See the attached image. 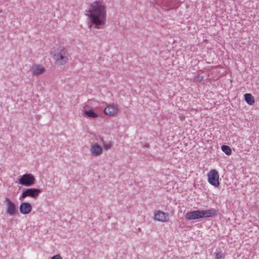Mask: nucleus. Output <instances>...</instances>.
<instances>
[{"label": "nucleus", "mask_w": 259, "mask_h": 259, "mask_svg": "<svg viewBox=\"0 0 259 259\" xmlns=\"http://www.w3.org/2000/svg\"><path fill=\"white\" fill-rule=\"evenodd\" d=\"M40 193L41 191L39 189L36 188H28L23 191L21 198H25L27 197H30L36 199Z\"/></svg>", "instance_id": "8"}, {"label": "nucleus", "mask_w": 259, "mask_h": 259, "mask_svg": "<svg viewBox=\"0 0 259 259\" xmlns=\"http://www.w3.org/2000/svg\"><path fill=\"white\" fill-rule=\"evenodd\" d=\"M35 179L31 174H25L20 177L19 183L22 186H30L35 183Z\"/></svg>", "instance_id": "6"}, {"label": "nucleus", "mask_w": 259, "mask_h": 259, "mask_svg": "<svg viewBox=\"0 0 259 259\" xmlns=\"http://www.w3.org/2000/svg\"><path fill=\"white\" fill-rule=\"evenodd\" d=\"M51 259H63L62 256L60 254H56L54 255Z\"/></svg>", "instance_id": "18"}, {"label": "nucleus", "mask_w": 259, "mask_h": 259, "mask_svg": "<svg viewBox=\"0 0 259 259\" xmlns=\"http://www.w3.org/2000/svg\"><path fill=\"white\" fill-rule=\"evenodd\" d=\"M84 113L88 117L97 118L98 117V114L92 109L86 110L84 111Z\"/></svg>", "instance_id": "14"}, {"label": "nucleus", "mask_w": 259, "mask_h": 259, "mask_svg": "<svg viewBox=\"0 0 259 259\" xmlns=\"http://www.w3.org/2000/svg\"><path fill=\"white\" fill-rule=\"evenodd\" d=\"M222 150L227 155H230L232 153L231 148L227 145H223L221 147Z\"/></svg>", "instance_id": "15"}, {"label": "nucleus", "mask_w": 259, "mask_h": 259, "mask_svg": "<svg viewBox=\"0 0 259 259\" xmlns=\"http://www.w3.org/2000/svg\"><path fill=\"white\" fill-rule=\"evenodd\" d=\"M215 259H221L224 256V255L223 254V253L221 251L215 252Z\"/></svg>", "instance_id": "17"}, {"label": "nucleus", "mask_w": 259, "mask_h": 259, "mask_svg": "<svg viewBox=\"0 0 259 259\" xmlns=\"http://www.w3.org/2000/svg\"><path fill=\"white\" fill-rule=\"evenodd\" d=\"M85 13L90 27L98 29L105 27L107 21V7L103 1L96 0L91 3Z\"/></svg>", "instance_id": "1"}, {"label": "nucleus", "mask_w": 259, "mask_h": 259, "mask_svg": "<svg viewBox=\"0 0 259 259\" xmlns=\"http://www.w3.org/2000/svg\"><path fill=\"white\" fill-rule=\"evenodd\" d=\"M4 202L6 204V213L9 216L15 215L18 212L14 202L8 197L5 199Z\"/></svg>", "instance_id": "5"}, {"label": "nucleus", "mask_w": 259, "mask_h": 259, "mask_svg": "<svg viewBox=\"0 0 259 259\" xmlns=\"http://www.w3.org/2000/svg\"><path fill=\"white\" fill-rule=\"evenodd\" d=\"M69 54L67 49L63 46L59 47L53 56L54 63L58 66H63L68 61Z\"/></svg>", "instance_id": "3"}, {"label": "nucleus", "mask_w": 259, "mask_h": 259, "mask_svg": "<svg viewBox=\"0 0 259 259\" xmlns=\"http://www.w3.org/2000/svg\"><path fill=\"white\" fill-rule=\"evenodd\" d=\"M154 218L156 221L166 223L169 220V215L167 212H164L161 210H157L154 213Z\"/></svg>", "instance_id": "9"}, {"label": "nucleus", "mask_w": 259, "mask_h": 259, "mask_svg": "<svg viewBox=\"0 0 259 259\" xmlns=\"http://www.w3.org/2000/svg\"><path fill=\"white\" fill-rule=\"evenodd\" d=\"M31 73L34 76H38L44 73L46 68L41 65L34 64L30 68Z\"/></svg>", "instance_id": "10"}, {"label": "nucleus", "mask_w": 259, "mask_h": 259, "mask_svg": "<svg viewBox=\"0 0 259 259\" xmlns=\"http://www.w3.org/2000/svg\"><path fill=\"white\" fill-rule=\"evenodd\" d=\"M112 147V144L111 142H109L103 144L102 148L105 150H109Z\"/></svg>", "instance_id": "16"}, {"label": "nucleus", "mask_w": 259, "mask_h": 259, "mask_svg": "<svg viewBox=\"0 0 259 259\" xmlns=\"http://www.w3.org/2000/svg\"><path fill=\"white\" fill-rule=\"evenodd\" d=\"M119 111L118 106L113 104L106 105L103 110L104 113L108 116H114L118 113Z\"/></svg>", "instance_id": "7"}, {"label": "nucleus", "mask_w": 259, "mask_h": 259, "mask_svg": "<svg viewBox=\"0 0 259 259\" xmlns=\"http://www.w3.org/2000/svg\"><path fill=\"white\" fill-rule=\"evenodd\" d=\"M208 183L215 187H218L220 186L219 174L218 171L214 169H211L207 175Z\"/></svg>", "instance_id": "4"}, {"label": "nucleus", "mask_w": 259, "mask_h": 259, "mask_svg": "<svg viewBox=\"0 0 259 259\" xmlns=\"http://www.w3.org/2000/svg\"><path fill=\"white\" fill-rule=\"evenodd\" d=\"M91 152L92 155L94 156H98L102 154V146L97 143H94L91 146Z\"/></svg>", "instance_id": "11"}, {"label": "nucleus", "mask_w": 259, "mask_h": 259, "mask_svg": "<svg viewBox=\"0 0 259 259\" xmlns=\"http://www.w3.org/2000/svg\"><path fill=\"white\" fill-rule=\"evenodd\" d=\"M244 99L249 105H253L255 103L254 97L250 93H246L244 95Z\"/></svg>", "instance_id": "13"}, {"label": "nucleus", "mask_w": 259, "mask_h": 259, "mask_svg": "<svg viewBox=\"0 0 259 259\" xmlns=\"http://www.w3.org/2000/svg\"><path fill=\"white\" fill-rule=\"evenodd\" d=\"M216 210L212 209L206 210H194L187 212L185 218L186 220L191 221L204 218H209L214 216Z\"/></svg>", "instance_id": "2"}, {"label": "nucleus", "mask_w": 259, "mask_h": 259, "mask_svg": "<svg viewBox=\"0 0 259 259\" xmlns=\"http://www.w3.org/2000/svg\"><path fill=\"white\" fill-rule=\"evenodd\" d=\"M20 212L23 214H29L32 210V206L29 202H22L19 206Z\"/></svg>", "instance_id": "12"}]
</instances>
